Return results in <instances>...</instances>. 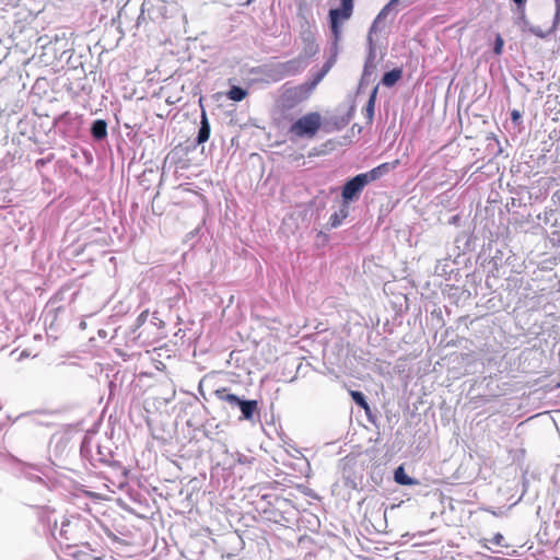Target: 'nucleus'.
Listing matches in <instances>:
<instances>
[{
  "label": "nucleus",
  "mask_w": 560,
  "mask_h": 560,
  "mask_svg": "<svg viewBox=\"0 0 560 560\" xmlns=\"http://www.w3.org/2000/svg\"><path fill=\"white\" fill-rule=\"evenodd\" d=\"M515 8L513 9L514 14V23L522 31L527 32L530 27V22L526 15V4L525 0H512Z\"/></svg>",
  "instance_id": "nucleus-8"
},
{
  "label": "nucleus",
  "mask_w": 560,
  "mask_h": 560,
  "mask_svg": "<svg viewBox=\"0 0 560 560\" xmlns=\"http://www.w3.org/2000/svg\"><path fill=\"white\" fill-rule=\"evenodd\" d=\"M525 3H527V0H525Z\"/></svg>",
  "instance_id": "nucleus-34"
},
{
  "label": "nucleus",
  "mask_w": 560,
  "mask_h": 560,
  "mask_svg": "<svg viewBox=\"0 0 560 560\" xmlns=\"http://www.w3.org/2000/svg\"><path fill=\"white\" fill-rule=\"evenodd\" d=\"M399 3V0H389L387 4H385L382 10L378 12L376 18L374 19L370 30L369 35L372 36L373 33H376L381 28V23L388 16V14L394 10V8Z\"/></svg>",
  "instance_id": "nucleus-11"
},
{
  "label": "nucleus",
  "mask_w": 560,
  "mask_h": 560,
  "mask_svg": "<svg viewBox=\"0 0 560 560\" xmlns=\"http://www.w3.org/2000/svg\"><path fill=\"white\" fill-rule=\"evenodd\" d=\"M314 91L311 86L304 82L293 88H289L283 93V98L288 106L293 107L299 103H302L310 98Z\"/></svg>",
  "instance_id": "nucleus-6"
},
{
  "label": "nucleus",
  "mask_w": 560,
  "mask_h": 560,
  "mask_svg": "<svg viewBox=\"0 0 560 560\" xmlns=\"http://www.w3.org/2000/svg\"><path fill=\"white\" fill-rule=\"evenodd\" d=\"M527 32H529L530 34H533L539 38H545L548 35V33L544 32L540 26L530 25V27L528 28Z\"/></svg>",
  "instance_id": "nucleus-26"
},
{
  "label": "nucleus",
  "mask_w": 560,
  "mask_h": 560,
  "mask_svg": "<svg viewBox=\"0 0 560 560\" xmlns=\"http://www.w3.org/2000/svg\"><path fill=\"white\" fill-rule=\"evenodd\" d=\"M503 45H504V42H503L502 37L500 35H498L495 38V42H494L493 52L495 55H501L502 50H503Z\"/></svg>",
  "instance_id": "nucleus-27"
},
{
  "label": "nucleus",
  "mask_w": 560,
  "mask_h": 560,
  "mask_svg": "<svg viewBox=\"0 0 560 560\" xmlns=\"http://www.w3.org/2000/svg\"><path fill=\"white\" fill-rule=\"evenodd\" d=\"M320 126V114L312 112L296 119L290 127V133L299 138H313Z\"/></svg>",
  "instance_id": "nucleus-3"
},
{
  "label": "nucleus",
  "mask_w": 560,
  "mask_h": 560,
  "mask_svg": "<svg viewBox=\"0 0 560 560\" xmlns=\"http://www.w3.org/2000/svg\"><path fill=\"white\" fill-rule=\"evenodd\" d=\"M503 540H504V537L498 533L494 535V537L492 538L491 541L497 546H501Z\"/></svg>",
  "instance_id": "nucleus-30"
},
{
  "label": "nucleus",
  "mask_w": 560,
  "mask_h": 560,
  "mask_svg": "<svg viewBox=\"0 0 560 560\" xmlns=\"http://www.w3.org/2000/svg\"><path fill=\"white\" fill-rule=\"evenodd\" d=\"M67 555L73 557L77 560H101L102 556L100 551H96L90 547L88 542V548L75 547L72 550H69Z\"/></svg>",
  "instance_id": "nucleus-12"
},
{
  "label": "nucleus",
  "mask_w": 560,
  "mask_h": 560,
  "mask_svg": "<svg viewBox=\"0 0 560 560\" xmlns=\"http://www.w3.org/2000/svg\"><path fill=\"white\" fill-rule=\"evenodd\" d=\"M303 42V50L300 56L303 58H311L319 51V46L316 43L315 34L311 31H304L301 35Z\"/></svg>",
  "instance_id": "nucleus-10"
},
{
  "label": "nucleus",
  "mask_w": 560,
  "mask_h": 560,
  "mask_svg": "<svg viewBox=\"0 0 560 560\" xmlns=\"http://www.w3.org/2000/svg\"><path fill=\"white\" fill-rule=\"evenodd\" d=\"M369 51L364 62L363 72L359 83V90L366 88L374 80L376 69V49L372 36H368Z\"/></svg>",
  "instance_id": "nucleus-4"
},
{
  "label": "nucleus",
  "mask_w": 560,
  "mask_h": 560,
  "mask_svg": "<svg viewBox=\"0 0 560 560\" xmlns=\"http://www.w3.org/2000/svg\"><path fill=\"white\" fill-rule=\"evenodd\" d=\"M512 120L515 121L521 118V114L517 110H513L511 114Z\"/></svg>",
  "instance_id": "nucleus-31"
},
{
  "label": "nucleus",
  "mask_w": 560,
  "mask_h": 560,
  "mask_svg": "<svg viewBox=\"0 0 560 560\" xmlns=\"http://www.w3.org/2000/svg\"><path fill=\"white\" fill-rule=\"evenodd\" d=\"M330 31L332 34V40L339 42L341 35V27L339 21L330 20Z\"/></svg>",
  "instance_id": "nucleus-23"
},
{
  "label": "nucleus",
  "mask_w": 560,
  "mask_h": 560,
  "mask_svg": "<svg viewBox=\"0 0 560 560\" xmlns=\"http://www.w3.org/2000/svg\"><path fill=\"white\" fill-rule=\"evenodd\" d=\"M304 58L299 56L298 58L281 62L277 66V71L282 78L295 75L305 68Z\"/></svg>",
  "instance_id": "nucleus-7"
},
{
  "label": "nucleus",
  "mask_w": 560,
  "mask_h": 560,
  "mask_svg": "<svg viewBox=\"0 0 560 560\" xmlns=\"http://www.w3.org/2000/svg\"><path fill=\"white\" fill-rule=\"evenodd\" d=\"M100 460L101 462H106L105 458L103 456L100 457Z\"/></svg>",
  "instance_id": "nucleus-33"
},
{
  "label": "nucleus",
  "mask_w": 560,
  "mask_h": 560,
  "mask_svg": "<svg viewBox=\"0 0 560 560\" xmlns=\"http://www.w3.org/2000/svg\"><path fill=\"white\" fill-rule=\"evenodd\" d=\"M350 395H351V398L352 400L358 405L360 406L361 408H363L365 411H369L370 410V406L366 401V398L364 396V394L362 392H359V390H351L350 392Z\"/></svg>",
  "instance_id": "nucleus-21"
},
{
  "label": "nucleus",
  "mask_w": 560,
  "mask_h": 560,
  "mask_svg": "<svg viewBox=\"0 0 560 560\" xmlns=\"http://www.w3.org/2000/svg\"><path fill=\"white\" fill-rule=\"evenodd\" d=\"M401 75H402V70L399 68H395V69L384 73V75L382 78V84L387 88H390V86L395 85L400 80Z\"/></svg>",
  "instance_id": "nucleus-16"
},
{
  "label": "nucleus",
  "mask_w": 560,
  "mask_h": 560,
  "mask_svg": "<svg viewBox=\"0 0 560 560\" xmlns=\"http://www.w3.org/2000/svg\"><path fill=\"white\" fill-rule=\"evenodd\" d=\"M229 100L241 102L247 96V91L241 86L233 85L226 93Z\"/></svg>",
  "instance_id": "nucleus-18"
},
{
  "label": "nucleus",
  "mask_w": 560,
  "mask_h": 560,
  "mask_svg": "<svg viewBox=\"0 0 560 560\" xmlns=\"http://www.w3.org/2000/svg\"><path fill=\"white\" fill-rule=\"evenodd\" d=\"M352 15V11L346 10L345 8L331 9L329 11V20H348Z\"/></svg>",
  "instance_id": "nucleus-20"
},
{
  "label": "nucleus",
  "mask_w": 560,
  "mask_h": 560,
  "mask_svg": "<svg viewBox=\"0 0 560 560\" xmlns=\"http://www.w3.org/2000/svg\"><path fill=\"white\" fill-rule=\"evenodd\" d=\"M555 1H556V5H557V14H556V20H557L559 16V11H560V0H555Z\"/></svg>",
  "instance_id": "nucleus-32"
},
{
  "label": "nucleus",
  "mask_w": 560,
  "mask_h": 560,
  "mask_svg": "<svg viewBox=\"0 0 560 560\" xmlns=\"http://www.w3.org/2000/svg\"><path fill=\"white\" fill-rule=\"evenodd\" d=\"M91 135L95 141H102L107 137V122L104 119H96L91 126Z\"/></svg>",
  "instance_id": "nucleus-15"
},
{
  "label": "nucleus",
  "mask_w": 560,
  "mask_h": 560,
  "mask_svg": "<svg viewBox=\"0 0 560 560\" xmlns=\"http://www.w3.org/2000/svg\"><path fill=\"white\" fill-rule=\"evenodd\" d=\"M338 55V42L332 40L330 45V56H335V60L337 59Z\"/></svg>",
  "instance_id": "nucleus-28"
},
{
  "label": "nucleus",
  "mask_w": 560,
  "mask_h": 560,
  "mask_svg": "<svg viewBox=\"0 0 560 560\" xmlns=\"http://www.w3.org/2000/svg\"><path fill=\"white\" fill-rule=\"evenodd\" d=\"M210 132H211L210 122L208 120L206 112L202 110L201 117H200V127H199L198 135L196 138L197 144H201V143H205L206 141H208L209 137H210Z\"/></svg>",
  "instance_id": "nucleus-13"
},
{
  "label": "nucleus",
  "mask_w": 560,
  "mask_h": 560,
  "mask_svg": "<svg viewBox=\"0 0 560 560\" xmlns=\"http://www.w3.org/2000/svg\"><path fill=\"white\" fill-rule=\"evenodd\" d=\"M377 91H378V85L373 88V90L370 94L369 101L366 103V107H365L366 118L370 121H372L373 117H374V106H375V101H376V96H377Z\"/></svg>",
  "instance_id": "nucleus-19"
},
{
  "label": "nucleus",
  "mask_w": 560,
  "mask_h": 560,
  "mask_svg": "<svg viewBox=\"0 0 560 560\" xmlns=\"http://www.w3.org/2000/svg\"><path fill=\"white\" fill-rule=\"evenodd\" d=\"M334 65H335V56H330L325 61V63L323 65V67L320 68L319 71L326 77V74L330 71V69L332 68Z\"/></svg>",
  "instance_id": "nucleus-25"
},
{
  "label": "nucleus",
  "mask_w": 560,
  "mask_h": 560,
  "mask_svg": "<svg viewBox=\"0 0 560 560\" xmlns=\"http://www.w3.org/2000/svg\"><path fill=\"white\" fill-rule=\"evenodd\" d=\"M218 399L228 402L232 408H238L242 412L240 420L253 421L258 408L257 400L242 399L234 394H230L226 388L215 390Z\"/></svg>",
  "instance_id": "nucleus-2"
},
{
  "label": "nucleus",
  "mask_w": 560,
  "mask_h": 560,
  "mask_svg": "<svg viewBox=\"0 0 560 560\" xmlns=\"http://www.w3.org/2000/svg\"><path fill=\"white\" fill-rule=\"evenodd\" d=\"M90 533L88 522L77 516L63 518L60 526L55 525L52 529L55 539L66 552L80 546L88 548L86 538L90 536Z\"/></svg>",
  "instance_id": "nucleus-1"
},
{
  "label": "nucleus",
  "mask_w": 560,
  "mask_h": 560,
  "mask_svg": "<svg viewBox=\"0 0 560 560\" xmlns=\"http://www.w3.org/2000/svg\"><path fill=\"white\" fill-rule=\"evenodd\" d=\"M324 78L325 75L320 71H317L316 73L312 74V79L310 81H306V83L314 91Z\"/></svg>",
  "instance_id": "nucleus-24"
},
{
  "label": "nucleus",
  "mask_w": 560,
  "mask_h": 560,
  "mask_svg": "<svg viewBox=\"0 0 560 560\" xmlns=\"http://www.w3.org/2000/svg\"><path fill=\"white\" fill-rule=\"evenodd\" d=\"M396 164H397V162L394 164L383 163V164H380L378 166L370 170L369 172L360 173L359 175L362 178V180L365 183V185L368 186L372 182H375V180L382 178L383 176H385L386 174H388L389 171H392L396 167Z\"/></svg>",
  "instance_id": "nucleus-9"
},
{
  "label": "nucleus",
  "mask_w": 560,
  "mask_h": 560,
  "mask_svg": "<svg viewBox=\"0 0 560 560\" xmlns=\"http://www.w3.org/2000/svg\"><path fill=\"white\" fill-rule=\"evenodd\" d=\"M394 480L401 486H411L417 485L418 481L411 477H409L404 467L399 466L394 471Z\"/></svg>",
  "instance_id": "nucleus-17"
},
{
  "label": "nucleus",
  "mask_w": 560,
  "mask_h": 560,
  "mask_svg": "<svg viewBox=\"0 0 560 560\" xmlns=\"http://www.w3.org/2000/svg\"><path fill=\"white\" fill-rule=\"evenodd\" d=\"M349 215V205H345L341 201L340 209L334 212L328 221L330 229H336L341 225L342 221Z\"/></svg>",
  "instance_id": "nucleus-14"
},
{
  "label": "nucleus",
  "mask_w": 560,
  "mask_h": 560,
  "mask_svg": "<svg viewBox=\"0 0 560 560\" xmlns=\"http://www.w3.org/2000/svg\"><path fill=\"white\" fill-rule=\"evenodd\" d=\"M341 8L353 11V0H341Z\"/></svg>",
  "instance_id": "nucleus-29"
},
{
  "label": "nucleus",
  "mask_w": 560,
  "mask_h": 560,
  "mask_svg": "<svg viewBox=\"0 0 560 560\" xmlns=\"http://www.w3.org/2000/svg\"><path fill=\"white\" fill-rule=\"evenodd\" d=\"M366 187L365 183L362 180L360 175H355L352 178L348 179L341 190V201L345 205H349L359 200L362 191Z\"/></svg>",
  "instance_id": "nucleus-5"
},
{
  "label": "nucleus",
  "mask_w": 560,
  "mask_h": 560,
  "mask_svg": "<svg viewBox=\"0 0 560 560\" xmlns=\"http://www.w3.org/2000/svg\"><path fill=\"white\" fill-rule=\"evenodd\" d=\"M232 458L241 465H250L254 462V457L246 456L240 452L231 454Z\"/></svg>",
  "instance_id": "nucleus-22"
}]
</instances>
